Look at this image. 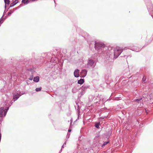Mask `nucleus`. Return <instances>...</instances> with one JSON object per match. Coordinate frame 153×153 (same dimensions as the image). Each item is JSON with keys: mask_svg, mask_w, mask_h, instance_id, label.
<instances>
[{"mask_svg": "<svg viewBox=\"0 0 153 153\" xmlns=\"http://www.w3.org/2000/svg\"><path fill=\"white\" fill-rule=\"evenodd\" d=\"M14 5H15V4H14V3L13 2L11 4L10 6V7H13Z\"/></svg>", "mask_w": 153, "mask_h": 153, "instance_id": "nucleus-18", "label": "nucleus"}, {"mask_svg": "<svg viewBox=\"0 0 153 153\" xmlns=\"http://www.w3.org/2000/svg\"><path fill=\"white\" fill-rule=\"evenodd\" d=\"M32 78H29V79L30 80H32Z\"/></svg>", "mask_w": 153, "mask_h": 153, "instance_id": "nucleus-20", "label": "nucleus"}, {"mask_svg": "<svg viewBox=\"0 0 153 153\" xmlns=\"http://www.w3.org/2000/svg\"><path fill=\"white\" fill-rule=\"evenodd\" d=\"M4 2L5 4H9L10 1L9 0H5Z\"/></svg>", "mask_w": 153, "mask_h": 153, "instance_id": "nucleus-13", "label": "nucleus"}, {"mask_svg": "<svg viewBox=\"0 0 153 153\" xmlns=\"http://www.w3.org/2000/svg\"><path fill=\"white\" fill-rule=\"evenodd\" d=\"M94 63V62L93 60H89L88 62V65L90 66H91Z\"/></svg>", "mask_w": 153, "mask_h": 153, "instance_id": "nucleus-7", "label": "nucleus"}, {"mask_svg": "<svg viewBox=\"0 0 153 153\" xmlns=\"http://www.w3.org/2000/svg\"><path fill=\"white\" fill-rule=\"evenodd\" d=\"M146 78L143 77L142 79V80L143 81H145L146 80Z\"/></svg>", "mask_w": 153, "mask_h": 153, "instance_id": "nucleus-17", "label": "nucleus"}, {"mask_svg": "<svg viewBox=\"0 0 153 153\" xmlns=\"http://www.w3.org/2000/svg\"><path fill=\"white\" fill-rule=\"evenodd\" d=\"M122 50L120 49L119 48H117L114 50V56L117 57L121 53Z\"/></svg>", "mask_w": 153, "mask_h": 153, "instance_id": "nucleus-2", "label": "nucleus"}, {"mask_svg": "<svg viewBox=\"0 0 153 153\" xmlns=\"http://www.w3.org/2000/svg\"><path fill=\"white\" fill-rule=\"evenodd\" d=\"M109 143V142H105L103 145H102V146H105V145H106L108 143Z\"/></svg>", "mask_w": 153, "mask_h": 153, "instance_id": "nucleus-15", "label": "nucleus"}, {"mask_svg": "<svg viewBox=\"0 0 153 153\" xmlns=\"http://www.w3.org/2000/svg\"><path fill=\"white\" fill-rule=\"evenodd\" d=\"M29 2V0H22V2L25 4H27Z\"/></svg>", "mask_w": 153, "mask_h": 153, "instance_id": "nucleus-10", "label": "nucleus"}, {"mask_svg": "<svg viewBox=\"0 0 153 153\" xmlns=\"http://www.w3.org/2000/svg\"><path fill=\"white\" fill-rule=\"evenodd\" d=\"M18 0H15V1H14L13 2L14 3V4L15 5L17 3H18Z\"/></svg>", "mask_w": 153, "mask_h": 153, "instance_id": "nucleus-14", "label": "nucleus"}, {"mask_svg": "<svg viewBox=\"0 0 153 153\" xmlns=\"http://www.w3.org/2000/svg\"><path fill=\"white\" fill-rule=\"evenodd\" d=\"M84 82V80L83 79H80L78 81V83L79 84H82Z\"/></svg>", "mask_w": 153, "mask_h": 153, "instance_id": "nucleus-9", "label": "nucleus"}, {"mask_svg": "<svg viewBox=\"0 0 153 153\" xmlns=\"http://www.w3.org/2000/svg\"><path fill=\"white\" fill-rule=\"evenodd\" d=\"M100 124V122H99V123H97L96 124H95V127L97 128H100V127H99V125Z\"/></svg>", "mask_w": 153, "mask_h": 153, "instance_id": "nucleus-11", "label": "nucleus"}, {"mask_svg": "<svg viewBox=\"0 0 153 153\" xmlns=\"http://www.w3.org/2000/svg\"><path fill=\"white\" fill-rule=\"evenodd\" d=\"M3 22V21H2V20H0V25H1Z\"/></svg>", "mask_w": 153, "mask_h": 153, "instance_id": "nucleus-19", "label": "nucleus"}, {"mask_svg": "<svg viewBox=\"0 0 153 153\" xmlns=\"http://www.w3.org/2000/svg\"><path fill=\"white\" fill-rule=\"evenodd\" d=\"M71 131V130L70 129H69L68 130V131L70 132V131Z\"/></svg>", "mask_w": 153, "mask_h": 153, "instance_id": "nucleus-21", "label": "nucleus"}, {"mask_svg": "<svg viewBox=\"0 0 153 153\" xmlns=\"http://www.w3.org/2000/svg\"><path fill=\"white\" fill-rule=\"evenodd\" d=\"M87 73V71L85 70H82L80 72V75L82 77H84L86 75Z\"/></svg>", "mask_w": 153, "mask_h": 153, "instance_id": "nucleus-4", "label": "nucleus"}, {"mask_svg": "<svg viewBox=\"0 0 153 153\" xmlns=\"http://www.w3.org/2000/svg\"><path fill=\"white\" fill-rule=\"evenodd\" d=\"M7 109H4V108L3 107H1L0 108V117H2L3 114V112H4V115L5 116L6 115V114L7 113Z\"/></svg>", "mask_w": 153, "mask_h": 153, "instance_id": "nucleus-3", "label": "nucleus"}, {"mask_svg": "<svg viewBox=\"0 0 153 153\" xmlns=\"http://www.w3.org/2000/svg\"><path fill=\"white\" fill-rule=\"evenodd\" d=\"M142 99V98H140L139 99H138L136 100L135 101H137V102L138 101H139L141 100Z\"/></svg>", "mask_w": 153, "mask_h": 153, "instance_id": "nucleus-16", "label": "nucleus"}, {"mask_svg": "<svg viewBox=\"0 0 153 153\" xmlns=\"http://www.w3.org/2000/svg\"><path fill=\"white\" fill-rule=\"evenodd\" d=\"M42 88L41 87L36 88L35 90L36 91H38L41 90Z\"/></svg>", "mask_w": 153, "mask_h": 153, "instance_id": "nucleus-12", "label": "nucleus"}, {"mask_svg": "<svg viewBox=\"0 0 153 153\" xmlns=\"http://www.w3.org/2000/svg\"><path fill=\"white\" fill-rule=\"evenodd\" d=\"M20 96V95H19V94L18 93H15L14 94L13 97V101H15Z\"/></svg>", "mask_w": 153, "mask_h": 153, "instance_id": "nucleus-5", "label": "nucleus"}, {"mask_svg": "<svg viewBox=\"0 0 153 153\" xmlns=\"http://www.w3.org/2000/svg\"><path fill=\"white\" fill-rule=\"evenodd\" d=\"M105 47V45L102 43L101 42H97L95 43V48L96 50L98 51L101 49L102 50V49Z\"/></svg>", "mask_w": 153, "mask_h": 153, "instance_id": "nucleus-1", "label": "nucleus"}, {"mask_svg": "<svg viewBox=\"0 0 153 153\" xmlns=\"http://www.w3.org/2000/svg\"><path fill=\"white\" fill-rule=\"evenodd\" d=\"M39 76H36L34 77L33 80L34 82H38L39 81Z\"/></svg>", "mask_w": 153, "mask_h": 153, "instance_id": "nucleus-8", "label": "nucleus"}, {"mask_svg": "<svg viewBox=\"0 0 153 153\" xmlns=\"http://www.w3.org/2000/svg\"><path fill=\"white\" fill-rule=\"evenodd\" d=\"M79 71L78 69H76L74 72V75L75 77H78L79 76Z\"/></svg>", "mask_w": 153, "mask_h": 153, "instance_id": "nucleus-6", "label": "nucleus"}]
</instances>
